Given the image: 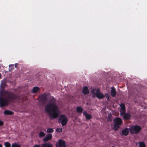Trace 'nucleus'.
<instances>
[{
	"label": "nucleus",
	"instance_id": "1",
	"mask_svg": "<svg viewBox=\"0 0 147 147\" xmlns=\"http://www.w3.org/2000/svg\"><path fill=\"white\" fill-rule=\"evenodd\" d=\"M49 94L44 93L39 97L41 102L44 104H46L49 100L45 107V111L48 113L51 119L57 118L59 115V109L58 106L56 103V99L53 96H49Z\"/></svg>",
	"mask_w": 147,
	"mask_h": 147
},
{
	"label": "nucleus",
	"instance_id": "2",
	"mask_svg": "<svg viewBox=\"0 0 147 147\" xmlns=\"http://www.w3.org/2000/svg\"><path fill=\"white\" fill-rule=\"evenodd\" d=\"M5 96L7 99V100L5 98L0 96V106L1 107L8 105L9 102L12 103L15 102L16 99H18L19 98L18 96L10 92H6Z\"/></svg>",
	"mask_w": 147,
	"mask_h": 147
},
{
	"label": "nucleus",
	"instance_id": "3",
	"mask_svg": "<svg viewBox=\"0 0 147 147\" xmlns=\"http://www.w3.org/2000/svg\"><path fill=\"white\" fill-rule=\"evenodd\" d=\"M68 121L67 117L64 114H61L59 118L58 122L61 123L63 126L65 125L67 123Z\"/></svg>",
	"mask_w": 147,
	"mask_h": 147
},
{
	"label": "nucleus",
	"instance_id": "4",
	"mask_svg": "<svg viewBox=\"0 0 147 147\" xmlns=\"http://www.w3.org/2000/svg\"><path fill=\"white\" fill-rule=\"evenodd\" d=\"M114 124L113 127L115 129V131L117 130L120 128L119 125L122 123L121 119L119 117H116L113 120Z\"/></svg>",
	"mask_w": 147,
	"mask_h": 147
},
{
	"label": "nucleus",
	"instance_id": "5",
	"mask_svg": "<svg viewBox=\"0 0 147 147\" xmlns=\"http://www.w3.org/2000/svg\"><path fill=\"white\" fill-rule=\"evenodd\" d=\"M141 129V127L135 125L129 128V130L132 134H137L139 133Z\"/></svg>",
	"mask_w": 147,
	"mask_h": 147
},
{
	"label": "nucleus",
	"instance_id": "6",
	"mask_svg": "<svg viewBox=\"0 0 147 147\" xmlns=\"http://www.w3.org/2000/svg\"><path fill=\"white\" fill-rule=\"evenodd\" d=\"M56 147H66L65 142L64 141L61 139L59 140L58 142L56 144Z\"/></svg>",
	"mask_w": 147,
	"mask_h": 147
},
{
	"label": "nucleus",
	"instance_id": "7",
	"mask_svg": "<svg viewBox=\"0 0 147 147\" xmlns=\"http://www.w3.org/2000/svg\"><path fill=\"white\" fill-rule=\"evenodd\" d=\"M95 96L99 99H102L105 97V96L102 93L100 92L99 89L96 90Z\"/></svg>",
	"mask_w": 147,
	"mask_h": 147
},
{
	"label": "nucleus",
	"instance_id": "8",
	"mask_svg": "<svg viewBox=\"0 0 147 147\" xmlns=\"http://www.w3.org/2000/svg\"><path fill=\"white\" fill-rule=\"evenodd\" d=\"M121 107L120 114L121 115H122L125 113L126 111L125 107L124 104L121 103L120 105Z\"/></svg>",
	"mask_w": 147,
	"mask_h": 147
},
{
	"label": "nucleus",
	"instance_id": "9",
	"mask_svg": "<svg viewBox=\"0 0 147 147\" xmlns=\"http://www.w3.org/2000/svg\"><path fill=\"white\" fill-rule=\"evenodd\" d=\"M52 137V136L51 134H49L46 135L45 137L43 139V141L47 142L51 140Z\"/></svg>",
	"mask_w": 147,
	"mask_h": 147
},
{
	"label": "nucleus",
	"instance_id": "10",
	"mask_svg": "<svg viewBox=\"0 0 147 147\" xmlns=\"http://www.w3.org/2000/svg\"><path fill=\"white\" fill-rule=\"evenodd\" d=\"M84 115L85 116V118L86 119L89 120L92 118V116L90 114L87 113V112L86 111H84L83 112Z\"/></svg>",
	"mask_w": 147,
	"mask_h": 147
},
{
	"label": "nucleus",
	"instance_id": "11",
	"mask_svg": "<svg viewBox=\"0 0 147 147\" xmlns=\"http://www.w3.org/2000/svg\"><path fill=\"white\" fill-rule=\"evenodd\" d=\"M111 95L113 97H115V96L116 94V89L113 87H111Z\"/></svg>",
	"mask_w": 147,
	"mask_h": 147
},
{
	"label": "nucleus",
	"instance_id": "12",
	"mask_svg": "<svg viewBox=\"0 0 147 147\" xmlns=\"http://www.w3.org/2000/svg\"><path fill=\"white\" fill-rule=\"evenodd\" d=\"M89 92V91L88 87L85 86L83 88L82 90V93L86 95L88 94Z\"/></svg>",
	"mask_w": 147,
	"mask_h": 147
},
{
	"label": "nucleus",
	"instance_id": "13",
	"mask_svg": "<svg viewBox=\"0 0 147 147\" xmlns=\"http://www.w3.org/2000/svg\"><path fill=\"white\" fill-rule=\"evenodd\" d=\"M128 129V128H126L124 129L123 130L121 131V135L123 136H126L128 135L129 132L127 131V129Z\"/></svg>",
	"mask_w": 147,
	"mask_h": 147
},
{
	"label": "nucleus",
	"instance_id": "14",
	"mask_svg": "<svg viewBox=\"0 0 147 147\" xmlns=\"http://www.w3.org/2000/svg\"><path fill=\"white\" fill-rule=\"evenodd\" d=\"M4 114L6 115H11L13 114L14 113L11 111L6 110L4 112Z\"/></svg>",
	"mask_w": 147,
	"mask_h": 147
},
{
	"label": "nucleus",
	"instance_id": "15",
	"mask_svg": "<svg viewBox=\"0 0 147 147\" xmlns=\"http://www.w3.org/2000/svg\"><path fill=\"white\" fill-rule=\"evenodd\" d=\"M41 147H53V146L52 144L47 143L42 144Z\"/></svg>",
	"mask_w": 147,
	"mask_h": 147
},
{
	"label": "nucleus",
	"instance_id": "16",
	"mask_svg": "<svg viewBox=\"0 0 147 147\" xmlns=\"http://www.w3.org/2000/svg\"><path fill=\"white\" fill-rule=\"evenodd\" d=\"M39 88L38 87H34L32 90V92L33 93H36L38 90Z\"/></svg>",
	"mask_w": 147,
	"mask_h": 147
},
{
	"label": "nucleus",
	"instance_id": "17",
	"mask_svg": "<svg viewBox=\"0 0 147 147\" xmlns=\"http://www.w3.org/2000/svg\"><path fill=\"white\" fill-rule=\"evenodd\" d=\"M76 111L77 112L81 113L83 111V109L81 107H78L76 108Z\"/></svg>",
	"mask_w": 147,
	"mask_h": 147
},
{
	"label": "nucleus",
	"instance_id": "18",
	"mask_svg": "<svg viewBox=\"0 0 147 147\" xmlns=\"http://www.w3.org/2000/svg\"><path fill=\"white\" fill-rule=\"evenodd\" d=\"M123 116V118L124 119H129V113H127L126 114L125 113L124 114Z\"/></svg>",
	"mask_w": 147,
	"mask_h": 147
},
{
	"label": "nucleus",
	"instance_id": "19",
	"mask_svg": "<svg viewBox=\"0 0 147 147\" xmlns=\"http://www.w3.org/2000/svg\"><path fill=\"white\" fill-rule=\"evenodd\" d=\"M139 147H146V145L145 143L143 142H139Z\"/></svg>",
	"mask_w": 147,
	"mask_h": 147
},
{
	"label": "nucleus",
	"instance_id": "20",
	"mask_svg": "<svg viewBox=\"0 0 147 147\" xmlns=\"http://www.w3.org/2000/svg\"><path fill=\"white\" fill-rule=\"evenodd\" d=\"M45 136V134L42 131L40 132L39 134V137L40 138H42Z\"/></svg>",
	"mask_w": 147,
	"mask_h": 147
},
{
	"label": "nucleus",
	"instance_id": "21",
	"mask_svg": "<svg viewBox=\"0 0 147 147\" xmlns=\"http://www.w3.org/2000/svg\"><path fill=\"white\" fill-rule=\"evenodd\" d=\"M47 131L48 133H52L54 131L53 129L52 128H49L47 129Z\"/></svg>",
	"mask_w": 147,
	"mask_h": 147
},
{
	"label": "nucleus",
	"instance_id": "22",
	"mask_svg": "<svg viewBox=\"0 0 147 147\" xmlns=\"http://www.w3.org/2000/svg\"><path fill=\"white\" fill-rule=\"evenodd\" d=\"M4 144L6 147H10L11 146L10 144L8 142H5Z\"/></svg>",
	"mask_w": 147,
	"mask_h": 147
},
{
	"label": "nucleus",
	"instance_id": "23",
	"mask_svg": "<svg viewBox=\"0 0 147 147\" xmlns=\"http://www.w3.org/2000/svg\"><path fill=\"white\" fill-rule=\"evenodd\" d=\"M12 147H21L20 146L17 144L16 143L13 144L12 145Z\"/></svg>",
	"mask_w": 147,
	"mask_h": 147
},
{
	"label": "nucleus",
	"instance_id": "24",
	"mask_svg": "<svg viewBox=\"0 0 147 147\" xmlns=\"http://www.w3.org/2000/svg\"><path fill=\"white\" fill-rule=\"evenodd\" d=\"M56 131L58 132H62V128H57L56 129Z\"/></svg>",
	"mask_w": 147,
	"mask_h": 147
},
{
	"label": "nucleus",
	"instance_id": "25",
	"mask_svg": "<svg viewBox=\"0 0 147 147\" xmlns=\"http://www.w3.org/2000/svg\"><path fill=\"white\" fill-rule=\"evenodd\" d=\"M105 96H106V98H107V100L109 101L110 100L109 95L107 93H106Z\"/></svg>",
	"mask_w": 147,
	"mask_h": 147
},
{
	"label": "nucleus",
	"instance_id": "26",
	"mask_svg": "<svg viewBox=\"0 0 147 147\" xmlns=\"http://www.w3.org/2000/svg\"><path fill=\"white\" fill-rule=\"evenodd\" d=\"M9 68H11V70L9 69V71H10L13 69V65H9Z\"/></svg>",
	"mask_w": 147,
	"mask_h": 147
},
{
	"label": "nucleus",
	"instance_id": "27",
	"mask_svg": "<svg viewBox=\"0 0 147 147\" xmlns=\"http://www.w3.org/2000/svg\"><path fill=\"white\" fill-rule=\"evenodd\" d=\"M95 89H93V90H92V91H91V93L93 94H94V95H96V92H95Z\"/></svg>",
	"mask_w": 147,
	"mask_h": 147
},
{
	"label": "nucleus",
	"instance_id": "28",
	"mask_svg": "<svg viewBox=\"0 0 147 147\" xmlns=\"http://www.w3.org/2000/svg\"><path fill=\"white\" fill-rule=\"evenodd\" d=\"M33 147H40V145L39 144H36Z\"/></svg>",
	"mask_w": 147,
	"mask_h": 147
},
{
	"label": "nucleus",
	"instance_id": "29",
	"mask_svg": "<svg viewBox=\"0 0 147 147\" xmlns=\"http://www.w3.org/2000/svg\"><path fill=\"white\" fill-rule=\"evenodd\" d=\"M3 125V122L1 121H0V126H2Z\"/></svg>",
	"mask_w": 147,
	"mask_h": 147
},
{
	"label": "nucleus",
	"instance_id": "30",
	"mask_svg": "<svg viewBox=\"0 0 147 147\" xmlns=\"http://www.w3.org/2000/svg\"><path fill=\"white\" fill-rule=\"evenodd\" d=\"M15 67L17 68L18 66V64H17V63L15 64Z\"/></svg>",
	"mask_w": 147,
	"mask_h": 147
},
{
	"label": "nucleus",
	"instance_id": "31",
	"mask_svg": "<svg viewBox=\"0 0 147 147\" xmlns=\"http://www.w3.org/2000/svg\"><path fill=\"white\" fill-rule=\"evenodd\" d=\"M129 119L131 117V115L129 114Z\"/></svg>",
	"mask_w": 147,
	"mask_h": 147
},
{
	"label": "nucleus",
	"instance_id": "32",
	"mask_svg": "<svg viewBox=\"0 0 147 147\" xmlns=\"http://www.w3.org/2000/svg\"><path fill=\"white\" fill-rule=\"evenodd\" d=\"M0 147H2V145L1 144H0Z\"/></svg>",
	"mask_w": 147,
	"mask_h": 147
},
{
	"label": "nucleus",
	"instance_id": "33",
	"mask_svg": "<svg viewBox=\"0 0 147 147\" xmlns=\"http://www.w3.org/2000/svg\"><path fill=\"white\" fill-rule=\"evenodd\" d=\"M127 89H128V86L127 84Z\"/></svg>",
	"mask_w": 147,
	"mask_h": 147
},
{
	"label": "nucleus",
	"instance_id": "34",
	"mask_svg": "<svg viewBox=\"0 0 147 147\" xmlns=\"http://www.w3.org/2000/svg\"><path fill=\"white\" fill-rule=\"evenodd\" d=\"M112 147H116V146H112Z\"/></svg>",
	"mask_w": 147,
	"mask_h": 147
},
{
	"label": "nucleus",
	"instance_id": "35",
	"mask_svg": "<svg viewBox=\"0 0 147 147\" xmlns=\"http://www.w3.org/2000/svg\"><path fill=\"white\" fill-rule=\"evenodd\" d=\"M1 74L0 73V77H1Z\"/></svg>",
	"mask_w": 147,
	"mask_h": 147
}]
</instances>
